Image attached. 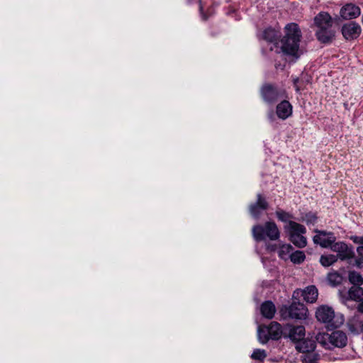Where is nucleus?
Here are the masks:
<instances>
[{"instance_id":"33","label":"nucleus","mask_w":363,"mask_h":363,"mask_svg":"<svg viewBox=\"0 0 363 363\" xmlns=\"http://www.w3.org/2000/svg\"><path fill=\"white\" fill-rule=\"evenodd\" d=\"M251 357L254 359L262 361L266 357V352L264 350L257 349L254 350Z\"/></svg>"},{"instance_id":"11","label":"nucleus","mask_w":363,"mask_h":363,"mask_svg":"<svg viewBox=\"0 0 363 363\" xmlns=\"http://www.w3.org/2000/svg\"><path fill=\"white\" fill-rule=\"evenodd\" d=\"M342 33L347 40L354 39L361 33V27L355 22H350L342 26Z\"/></svg>"},{"instance_id":"15","label":"nucleus","mask_w":363,"mask_h":363,"mask_svg":"<svg viewBox=\"0 0 363 363\" xmlns=\"http://www.w3.org/2000/svg\"><path fill=\"white\" fill-rule=\"evenodd\" d=\"M314 23L318 29L331 28L333 24L332 18L326 12L319 13L315 17Z\"/></svg>"},{"instance_id":"32","label":"nucleus","mask_w":363,"mask_h":363,"mask_svg":"<svg viewBox=\"0 0 363 363\" xmlns=\"http://www.w3.org/2000/svg\"><path fill=\"white\" fill-rule=\"evenodd\" d=\"M276 215L278 219L282 222H289V219L292 218V216L291 214L282 210L277 211Z\"/></svg>"},{"instance_id":"18","label":"nucleus","mask_w":363,"mask_h":363,"mask_svg":"<svg viewBox=\"0 0 363 363\" xmlns=\"http://www.w3.org/2000/svg\"><path fill=\"white\" fill-rule=\"evenodd\" d=\"M318 40L323 43H328L334 38V32L331 28L318 29L315 32Z\"/></svg>"},{"instance_id":"26","label":"nucleus","mask_w":363,"mask_h":363,"mask_svg":"<svg viewBox=\"0 0 363 363\" xmlns=\"http://www.w3.org/2000/svg\"><path fill=\"white\" fill-rule=\"evenodd\" d=\"M349 280L354 286H359L363 284V278L362 275L354 271L349 273Z\"/></svg>"},{"instance_id":"2","label":"nucleus","mask_w":363,"mask_h":363,"mask_svg":"<svg viewBox=\"0 0 363 363\" xmlns=\"http://www.w3.org/2000/svg\"><path fill=\"white\" fill-rule=\"evenodd\" d=\"M315 316L318 322L330 329L338 328L345 322L344 315L336 313L332 306L327 304L318 306L315 309Z\"/></svg>"},{"instance_id":"21","label":"nucleus","mask_w":363,"mask_h":363,"mask_svg":"<svg viewBox=\"0 0 363 363\" xmlns=\"http://www.w3.org/2000/svg\"><path fill=\"white\" fill-rule=\"evenodd\" d=\"M306 334L305 328L303 325L293 327L289 332V337L294 341H300Z\"/></svg>"},{"instance_id":"8","label":"nucleus","mask_w":363,"mask_h":363,"mask_svg":"<svg viewBox=\"0 0 363 363\" xmlns=\"http://www.w3.org/2000/svg\"><path fill=\"white\" fill-rule=\"evenodd\" d=\"M316 235L313 240L314 243L320 245L322 247L328 248L335 242L336 238L333 233L324 230H315Z\"/></svg>"},{"instance_id":"28","label":"nucleus","mask_w":363,"mask_h":363,"mask_svg":"<svg viewBox=\"0 0 363 363\" xmlns=\"http://www.w3.org/2000/svg\"><path fill=\"white\" fill-rule=\"evenodd\" d=\"M289 259L294 264H301L305 260L306 256L302 251L297 250L291 252Z\"/></svg>"},{"instance_id":"12","label":"nucleus","mask_w":363,"mask_h":363,"mask_svg":"<svg viewBox=\"0 0 363 363\" xmlns=\"http://www.w3.org/2000/svg\"><path fill=\"white\" fill-rule=\"evenodd\" d=\"M331 349L344 347L347 343V337L345 333L336 330L330 334Z\"/></svg>"},{"instance_id":"35","label":"nucleus","mask_w":363,"mask_h":363,"mask_svg":"<svg viewBox=\"0 0 363 363\" xmlns=\"http://www.w3.org/2000/svg\"><path fill=\"white\" fill-rule=\"evenodd\" d=\"M289 115H269V120L270 122H273L276 118V117L281 121L286 120Z\"/></svg>"},{"instance_id":"7","label":"nucleus","mask_w":363,"mask_h":363,"mask_svg":"<svg viewBox=\"0 0 363 363\" xmlns=\"http://www.w3.org/2000/svg\"><path fill=\"white\" fill-rule=\"evenodd\" d=\"M288 313L291 318L306 320L308 318V310L303 303L294 302L288 308Z\"/></svg>"},{"instance_id":"6","label":"nucleus","mask_w":363,"mask_h":363,"mask_svg":"<svg viewBox=\"0 0 363 363\" xmlns=\"http://www.w3.org/2000/svg\"><path fill=\"white\" fill-rule=\"evenodd\" d=\"M266 249L270 252H277L280 259L287 260L290 258L293 247L290 244L279 242L277 244H267Z\"/></svg>"},{"instance_id":"3","label":"nucleus","mask_w":363,"mask_h":363,"mask_svg":"<svg viewBox=\"0 0 363 363\" xmlns=\"http://www.w3.org/2000/svg\"><path fill=\"white\" fill-rule=\"evenodd\" d=\"M252 233L256 241L271 240L275 241L280 238V230L277 225L273 221L265 222L262 225H254Z\"/></svg>"},{"instance_id":"22","label":"nucleus","mask_w":363,"mask_h":363,"mask_svg":"<svg viewBox=\"0 0 363 363\" xmlns=\"http://www.w3.org/2000/svg\"><path fill=\"white\" fill-rule=\"evenodd\" d=\"M349 298L355 301L363 300V289L359 286H352L348 291Z\"/></svg>"},{"instance_id":"34","label":"nucleus","mask_w":363,"mask_h":363,"mask_svg":"<svg viewBox=\"0 0 363 363\" xmlns=\"http://www.w3.org/2000/svg\"><path fill=\"white\" fill-rule=\"evenodd\" d=\"M316 216L313 213H307L304 217H303L302 220L305 221L307 223H313L316 220Z\"/></svg>"},{"instance_id":"17","label":"nucleus","mask_w":363,"mask_h":363,"mask_svg":"<svg viewBox=\"0 0 363 363\" xmlns=\"http://www.w3.org/2000/svg\"><path fill=\"white\" fill-rule=\"evenodd\" d=\"M297 350L302 353L313 352L315 348V341L310 338H303L296 345Z\"/></svg>"},{"instance_id":"39","label":"nucleus","mask_w":363,"mask_h":363,"mask_svg":"<svg viewBox=\"0 0 363 363\" xmlns=\"http://www.w3.org/2000/svg\"><path fill=\"white\" fill-rule=\"evenodd\" d=\"M298 79H294V86H295V88H296V90L297 91H298L301 89L300 86L298 84Z\"/></svg>"},{"instance_id":"1","label":"nucleus","mask_w":363,"mask_h":363,"mask_svg":"<svg viewBox=\"0 0 363 363\" xmlns=\"http://www.w3.org/2000/svg\"><path fill=\"white\" fill-rule=\"evenodd\" d=\"M285 28L286 33L279 42V48L284 54L297 58L299 56L301 30L296 23L288 24Z\"/></svg>"},{"instance_id":"31","label":"nucleus","mask_w":363,"mask_h":363,"mask_svg":"<svg viewBox=\"0 0 363 363\" xmlns=\"http://www.w3.org/2000/svg\"><path fill=\"white\" fill-rule=\"evenodd\" d=\"M328 281L333 286L340 283L342 277L337 272L329 273L328 275Z\"/></svg>"},{"instance_id":"25","label":"nucleus","mask_w":363,"mask_h":363,"mask_svg":"<svg viewBox=\"0 0 363 363\" xmlns=\"http://www.w3.org/2000/svg\"><path fill=\"white\" fill-rule=\"evenodd\" d=\"M337 256L334 255H322L320 258V262L323 267H329L336 262Z\"/></svg>"},{"instance_id":"20","label":"nucleus","mask_w":363,"mask_h":363,"mask_svg":"<svg viewBox=\"0 0 363 363\" xmlns=\"http://www.w3.org/2000/svg\"><path fill=\"white\" fill-rule=\"evenodd\" d=\"M349 330L354 333L363 331V321L359 315H354L347 323Z\"/></svg>"},{"instance_id":"5","label":"nucleus","mask_w":363,"mask_h":363,"mask_svg":"<svg viewBox=\"0 0 363 363\" xmlns=\"http://www.w3.org/2000/svg\"><path fill=\"white\" fill-rule=\"evenodd\" d=\"M267 332L269 336L272 340H279L282 335L281 326L277 322H272L268 326H259L257 330L258 340L262 344H264L267 342L266 336L262 337V333Z\"/></svg>"},{"instance_id":"40","label":"nucleus","mask_w":363,"mask_h":363,"mask_svg":"<svg viewBox=\"0 0 363 363\" xmlns=\"http://www.w3.org/2000/svg\"><path fill=\"white\" fill-rule=\"evenodd\" d=\"M264 336H266V337H267V341H268V340H269V339L270 338V337L269 336V334H268V333H267V332H265V333H264V332H263V333H262V337H264Z\"/></svg>"},{"instance_id":"16","label":"nucleus","mask_w":363,"mask_h":363,"mask_svg":"<svg viewBox=\"0 0 363 363\" xmlns=\"http://www.w3.org/2000/svg\"><path fill=\"white\" fill-rule=\"evenodd\" d=\"M301 295L305 301L307 303H315L318 299V291L314 285H311L306 287L302 291Z\"/></svg>"},{"instance_id":"24","label":"nucleus","mask_w":363,"mask_h":363,"mask_svg":"<svg viewBox=\"0 0 363 363\" xmlns=\"http://www.w3.org/2000/svg\"><path fill=\"white\" fill-rule=\"evenodd\" d=\"M292 106L288 101H283L277 106V113H291Z\"/></svg>"},{"instance_id":"14","label":"nucleus","mask_w":363,"mask_h":363,"mask_svg":"<svg viewBox=\"0 0 363 363\" xmlns=\"http://www.w3.org/2000/svg\"><path fill=\"white\" fill-rule=\"evenodd\" d=\"M361 11L359 7L352 4H346L340 10V16L344 19L355 18L358 17Z\"/></svg>"},{"instance_id":"10","label":"nucleus","mask_w":363,"mask_h":363,"mask_svg":"<svg viewBox=\"0 0 363 363\" xmlns=\"http://www.w3.org/2000/svg\"><path fill=\"white\" fill-rule=\"evenodd\" d=\"M332 251L337 252L340 259H350L353 255L352 248H350L344 242H333L330 247Z\"/></svg>"},{"instance_id":"29","label":"nucleus","mask_w":363,"mask_h":363,"mask_svg":"<svg viewBox=\"0 0 363 363\" xmlns=\"http://www.w3.org/2000/svg\"><path fill=\"white\" fill-rule=\"evenodd\" d=\"M302 356L303 363H316L318 359V355L312 352H305Z\"/></svg>"},{"instance_id":"13","label":"nucleus","mask_w":363,"mask_h":363,"mask_svg":"<svg viewBox=\"0 0 363 363\" xmlns=\"http://www.w3.org/2000/svg\"><path fill=\"white\" fill-rule=\"evenodd\" d=\"M261 95L264 101L272 103L277 99L279 91L271 84H265L261 89Z\"/></svg>"},{"instance_id":"19","label":"nucleus","mask_w":363,"mask_h":363,"mask_svg":"<svg viewBox=\"0 0 363 363\" xmlns=\"http://www.w3.org/2000/svg\"><path fill=\"white\" fill-rule=\"evenodd\" d=\"M260 311L264 318L272 319L276 313V308L272 301H268L261 305Z\"/></svg>"},{"instance_id":"4","label":"nucleus","mask_w":363,"mask_h":363,"mask_svg":"<svg viewBox=\"0 0 363 363\" xmlns=\"http://www.w3.org/2000/svg\"><path fill=\"white\" fill-rule=\"evenodd\" d=\"M284 228L294 245L300 248L306 246L307 240L303 235L306 233V229L303 225L294 221H289Z\"/></svg>"},{"instance_id":"36","label":"nucleus","mask_w":363,"mask_h":363,"mask_svg":"<svg viewBox=\"0 0 363 363\" xmlns=\"http://www.w3.org/2000/svg\"><path fill=\"white\" fill-rule=\"evenodd\" d=\"M350 239L355 243L360 244V245H363V237L352 236Z\"/></svg>"},{"instance_id":"41","label":"nucleus","mask_w":363,"mask_h":363,"mask_svg":"<svg viewBox=\"0 0 363 363\" xmlns=\"http://www.w3.org/2000/svg\"><path fill=\"white\" fill-rule=\"evenodd\" d=\"M362 23H363V14H362Z\"/></svg>"},{"instance_id":"27","label":"nucleus","mask_w":363,"mask_h":363,"mask_svg":"<svg viewBox=\"0 0 363 363\" xmlns=\"http://www.w3.org/2000/svg\"><path fill=\"white\" fill-rule=\"evenodd\" d=\"M277 32L271 28H267L263 32V38L269 42H274L277 38Z\"/></svg>"},{"instance_id":"9","label":"nucleus","mask_w":363,"mask_h":363,"mask_svg":"<svg viewBox=\"0 0 363 363\" xmlns=\"http://www.w3.org/2000/svg\"><path fill=\"white\" fill-rule=\"evenodd\" d=\"M268 206L266 199L260 194H258L257 201L250 205L249 211L252 217L258 218L262 212L267 209Z\"/></svg>"},{"instance_id":"38","label":"nucleus","mask_w":363,"mask_h":363,"mask_svg":"<svg viewBox=\"0 0 363 363\" xmlns=\"http://www.w3.org/2000/svg\"><path fill=\"white\" fill-rule=\"evenodd\" d=\"M359 304L357 306V310L361 312V313H363V299L360 301H359Z\"/></svg>"},{"instance_id":"37","label":"nucleus","mask_w":363,"mask_h":363,"mask_svg":"<svg viewBox=\"0 0 363 363\" xmlns=\"http://www.w3.org/2000/svg\"><path fill=\"white\" fill-rule=\"evenodd\" d=\"M199 10H200V12H201L203 19L206 20L207 16L205 14H203V6L201 4V1H199Z\"/></svg>"},{"instance_id":"30","label":"nucleus","mask_w":363,"mask_h":363,"mask_svg":"<svg viewBox=\"0 0 363 363\" xmlns=\"http://www.w3.org/2000/svg\"><path fill=\"white\" fill-rule=\"evenodd\" d=\"M357 257L355 260L356 265L359 269H363V245L357 248Z\"/></svg>"},{"instance_id":"23","label":"nucleus","mask_w":363,"mask_h":363,"mask_svg":"<svg viewBox=\"0 0 363 363\" xmlns=\"http://www.w3.org/2000/svg\"><path fill=\"white\" fill-rule=\"evenodd\" d=\"M315 340L325 349L331 350L330 334L319 333L315 336Z\"/></svg>"}]
</instances>
